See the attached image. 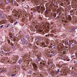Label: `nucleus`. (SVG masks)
I'll return each mask as SVG.
<instances>
[{
  "mask_svg": "<svg viewBox=\"0 0 77 77\" xmlns=\"http://www.w3.org/2000/svg\"><path fill=\"white\" fill-rule=\"evenodd\" d=\"M32 65L34 68V69L37 71V70H38V66H37V65L35 64V63H32Z\"/></svg>",
  "mask_w": 77,
  "mask_h": 77,
  "instance_id": "1",
  "label": "nucleus"
},
{
  "mask_svg": "<svg viewBox=\"0 0 77 77\" xmlns=\"http://www.w3.org/2000/svg\"><path fill=\"white\" fill-rule=\"evenodd\" d=\"M40 44H41V46H42V45H44L43 46H42V48H45V47H47V45H45V43H44V42H41Z\"/></svg>",
  "mask_w": 77,
  "mask_h": 77,
  "instance_id": "2",
  "label": "nucleus"
},
{
  "mask_svg": "<svg viewBox=\"0 0 77 77\" xmlns=\"http://www.w3.org/2000/svg\"><path fill=\"white\" fill-rule=\"evenodd\" d=\"M35 41L36 42H38V43H40L41 44V42H40L41 41H40V40L39 39V38H36L35 40Z\"/></svg>",
  "mask_w": 77,
  "mask_h": 77,
  "instance_id": "3",
  "label": "nucleus"
},
{
  "mask_svg": "<svg viewBox=\"0 0 77 77\" xmlns=\"http://www.w3.org/2000/svg\"><path fill=\"white\" fill-rule=\"evenodd\" d=\"M49 54L50 56H54L55 55V54L53 52H49Z\"/></svg>",
  "mask_w": 77,
  "mask_h": 77,
  "instance_id": "4",
  "label": "nucleus"
},
{
  "mask_svg": "<svg viewBox=\"0 0 77 77\" xmlns=\"http://www.w3.org/2000/svg\"><path fill=\"white\" fill-rule=\"evenodd\" d=\"M23 43H24L25 44H28V42L26 40V39L23 38Z\"/></svg>",
  "mask_w": 77,
  "mask_h": 77,
  "instance_id": "5",
  "label": "nucleus"
},
{
  "mask_svg": "<svg viewBox=\"0 0 77 77\" xmlns=\"http://www.w3.org/2000/svg\"><path fill=\"white\" fill-rule=\"evenodd\" d=\"M4 71L6 74H9V70H4Z\"/></svg>",
  "mask_w": 77,
  "mask_h": 77,
  "instance_id": "6",
  "label": "nucleus"
},
{
  "mask_svg": "<svg viewBox=\"0 0 77 77\" xmlns=\"http://www.w3.org/2000/svg\"><path fill=\"white\" fill-rule=\"evenodd\" d=\"M36 60L38 62H39L41 60V58H39L38 57L37 59Z\"/></svg>",
  "mask_w": 77,
  "mask_h": 77,
  "instance_id": "7",
  "label": "nucleus"
},
{
  "mask_svg": "<svg viewBox=\"0 0 77 77\" xmlns=\"http://www.w3.org/2000/svg\"><path fill=\"white\" fill-rule=\"evenodd\" d=\"M75 42H73L72 43H71V44H70L71 45H72V46H74V45H75Z\"/></svg>",
  "mask_w": 77,
  "mask_h": 77,
  "instance_id": "8",
  "label": "nucleus"
},
{
  "mask_svg": "<svg viewBox=\"0 0 77 77\" xmlns=\"http://www.w3.org/2000/svg\"><path fill=\"white\" fill-rule=\"evenodd\" d=\"M67 43L68 44H71V42L70 40H67Z\"/></svg>",
  "mask_w": 77,
  "mask_h": 77,
  "instance_id": "9",
  "label": "nucleus"
},
{
  "mask_svg": "<svg viewBox=\"0 0 77 77\" xmlns=\"http://www.w3.org/2000/svg\"><path fill=\"white\" fill-rule=\"evenodd\" d=\"M11 0H5L6 3L7 4L9 3V2H10V1Z\"/></svg>",
  "mask_w": 77,
  "mask_h": 77,
  "instance_id": "10",
  "label": "nucleus"
},
{
  "mask_svg": "<svg viewBox=\"0 0 77 77\" xmlns=\"http://www.w3.org/2000/svg\"><path fill=\"white\" fill-rule=\"evenodd\" d=\"M4 71V70L3 69H2L1 68H0V73H2V72H3Z\"/></svg>",
  "mask_w": 77,
  "mask_h": 77,
  "instance_id": "11",
  "label": "nucleus"
},
{
  "mask_svg": "<svg viewBox=\"0 0 77 77\" xmlns=\"http://www.w3.org/2000/svg\"><path fill=\"white\" fill-rule=\"evenodd\" d=\"M65 73V72H61V75H64Z\"/></svg>",
  "mask_w": 77,
  "mask_h": 77,
  "instance_id": "12",
  "label": "nucleus"
},
{
  "mask_svg": "<svg viewBox=\"0 0 77 77\" xmlns=\"http://www.w3.org/2000/svg\"><path fill=\"white\" fill-rule=\"evenodd\" d=\"M59 72H60V70L58 69L57 72V74H59Z\"/></svg>",
  "mask_w": 77,
  "mask_h": 77,
  "instance_id": "13",
  "label": "nucleus"
},
{
  "mask_svg": "<svg viewBox=\"0 0 77 77\" xmlns=\"http://www.w3.org/2000/svg\"><path fill=\"white\" fill-rule=\"evenodd\" d=\"M21 62H22V60H19L18 61V63H19L20 64H21Z\"/></svg>",
  "mask_w": 77,
  "mask_h": 77,
  "instance_id": "14",
  "label": "nucleus"
},
{
  "mask_svg": "<svg viewBox=\"0 0 77 77\" xmlns=\"http://www.w3.org/2000/svg\"><path fill=\"white\" fill-rule=\"evenodd\" d=\"M0 17H1V18H3V14L0 13Z\"/></svg>",
  "mask_w": 77,
  "mask_h": 77,
  "instance_id": "15",
  "label": "nucleus"
},
{
  "mask_svg": "<svg viewBox=\"0 0 77 77\" xmlns=\"http://www.w3.org/2000/svg\"><path fill=\"white\" fill-rule=\"evenodd\" d=\"M66 51L64 50L63 51V54H66Z\"/></svg>",
  "mask_w": 77,
  "mask_h": 77,
  "instance_id": "16",
  "label": "nucleus"
},
{
  "mask_svg": "<svg viewBox=\"0 0 77 77\" xmlns=\"http://www.w3.org/2000/svg\"><path fill=\"white\" fill-rule=\"evenodd\" d=\"M25 9H27L29 8V6H28V5H27L26 7H25Z\"/></svg>",
  "mask_w": 77,
  "mask_h": 77,
  "instance_id": "17",
  "label": "nucleus"
},
{
  "mask_svg": "<svg viewBox=\"0 0 77 77\" xmlns=\"http://www.w3.org/2000/svg\"><path fill=\"white\" fill-rule=\"evenodd\" d=\"M76 28H73L72 29V31H74V30H75Z\"/></svg>",
  "mask_w": 77,
  "mask_h": 77,
  "instance_id": "18",
  "label": "nucleus"
},
{
  "mask_svg": "<svg viewBox=\"0 0 77 77\" xmlns=\"http://www.w3.org/2000/svg\"><path fill=\"white\" fill-rule=\"evenodd\" d=\"M37 11H40V10H41L42 11V9H39V8H37Z\"/></svg>",
  "mask_w": 77,
  "mask_h": 77,
  "instance_id": "19",
  "label": "nucleus"
},
{
  "mask_svg": "<svg viewBox=\"0 0 77 77\" xmlns=\"http://www.w3.org/2000/svg\"><path fill=\"white\" fill-rule=\"evenodd\" d=\"M63 5H64V4H63V3H61L60 4V5L61 6H63Z\"/></svg>",
  "mask_w": 77,
  "mask_h": 77,
  "instance_id": "20",
  "label": "nucleus"
},
{
  "mask_svg": "<svg viewBox=\"0 0 77 77\" xmlns=\"http://www.w3.org/2000/svg\"><path fill=\"white\" fill-rule=\"evenodd\" d=\"M72 74L73 76H74V75H75V74L74 73V72H72Z\"/></svg>",
  "mask_w": 77,
  "mask_h": 77,
  "instance_id": "21",
  "label": "nucleus"
},
{
  "mask_svg": "<svg viewBox=\"0 0 77 77\" xmlns=\"http://www.w3.org/2000/svg\"><path fill=\"white\" fill-rule=\"evenodd\" d=\"M52 48V49H54V48H55V47H54V45L52 46L51 47Z\"/></svg>",
  "mask_w": 77,
  "mask_h": 77,
  "instance_id": "22",
  "label": "nucleus"
},
{
  "mask_svg": "<svg viewBox=\"0 0 77 77\" xmlns=\"http://www.w3.org/2000/svg\"><path fill=\"white\" fill-rule=\"evenodd\" d=\"M15 75H16V74H12L11 75V76L12 77H13V76H15Z\"/></svg>",
  "mask_w": 77,
  "mask_h": 77,
  "instance_id": "23",
  "label": "nucleus"
},
{
  "mask_svg": "<svg viewBox=\"0 0 77 77\" xmlns=\"http://www.w3.org/2000/svg\"><path fill=\"white\" fill-rule=\"evenodd\" d=\"M75 57V55H74L71 56V57L72 58L73 57Z\"/></svg>",
  "mask_w": 77,
  "mask_h": 77,
  "instance_id": "24",
  "label": "nucleus"
},
{
  "mask_svg": "<svg viewBox=\"0 0 77 77\" xmlns=\"http://www.w3.org/2000/svg\"><path fill=\"white\" fill-rule=\"evenodd\" d=\"M41 6H38V9H41Z\"/></svg>",
  "mask_w": 77,
  "mask_h": 77,
  "instance_id": "25",
  "label": "nucleus"
},
{
  "mask_svg": "<svg viewBox=\"0 0 77 77\" xmlns=\"http://www.w3.org/2000/svg\"><path fill=\"white\" fill-rule=\"evenodd\" d=\"M3 27V25H2L1 26H0V29H2V28Z\"/></svg>",
  "mask_w": 77,
  "mask_h": 77,
  "instance_id": "26",
  "label": "nucleus"
},
{
  "mask_svg": "<svg viewBox=\"0 0 77 77\" xmlns=\"http://www.w3.org/2000/svg\"><path fill=\"white\" fill-rule=\"evenodd\" d=\"M10 3H13V0H10Z\"/></svg>",
  "mask_w": 77,
  "mask_h": 77,
  "instance_id": "27",
  "label": "nucleus"
},
{
  "mask_svg": "<svg viewBox=\"0 0 77 77\" xmlns=\"http://www.w3.org/2000/svg\"><path fill=\"white\" fill-rule=\"evenodd\" d=\"M10 25V24H8V25H7V26L6 27L7 28H8V27H9V26Z\"/></svg>",
  "mask_w": 77,
  "mask_h": 77,
  "instance_id": "28",
  "label": "nucleus"
},
{
  "mask_svg": "<svg viewBox=\"0 0 77 77\" xmlns=\"http://www.w3.org/2000/svg\"><path fill=\"white\" fill-rule=\"evenodd\" d=\"M17 23H18V22L16 21V22H15L14 23V25H16V24H17Z\"/></svg>",
  "mask_w": 77,
  "mask_h": 77,
  "instance_id": "29",
  "label": "nucleus"
},
{
  "mask_svg": "<svg viewBox=\"0 0 77 77\" xmlns=\"http://www.w3.org/2000/svg\"><path fill=\"white\" fill-rule=\"evenodd\" d=\"M74 63L75 64H77V62H76V61H74Z\"/></svg>",
  "mask_w": 77,
  "mask_h": 77,
  "instance_id": "30",
  "label": "nucleus"
},
{
  "mask_svg": "<svg viewBox=\"0 0 77 77\" xmlns=\"http://www.w3.org/2000/svg\"><path fill=\"white\" fill-rule=\"evenodd\" d=\"M67 75V73H66L65 72V73H64V75Z\"/></svg>",
  "mask_w": 77,
  "mask_h": 77,
  "instance_id": "31",
  "label": "nucleus"
},
{
  "mask_svg": "<svg viewBox=\"0 0 77 77\" xmlns=\"http://www.w3.org/2000/svg\"><path fill=\"white\" fill-rule=\"evenodd\" d=\"M46 44H47V45H48V41L47 42H46Z\"/></svg>",
  "mask_w": 77,
  "mask_h": 77,
  "instance_id": "32",
  "label": "nucleus"
},
{
  "mask_svg": "<svg viewBox=\"0 0 77 77\" xmlns=\"http://www.w3.org/2000/svg\"><path fill=\"white\" fill-rule=\"evenodd\" d=\"M30 72V74H32V73H33V72H32V71H31Z\"/></svg>",
  "mask_w": 77,
  "mask_h": 77,
  "instance_id": "33",
  "label": "nucleus"
},
{
  "mask_svg": "<svg viewBox=\"0 0 77 77\" xmlns=\"http://www.w3.org/2000/svg\"><path fill=\"white\" fill-rule=\"evenodd\" d=\"M57 11H58V12H60V10H59V9H57Z\"/></svg>",
  "mask_w": 77,
  "mask_h": 77,
  "instance_id": "34",
  "label": "nucleus"
},
{
  "mask_svg": "<svg viewBox=\"0 0 77 77\" xmlns=\"http://www.w3.org/2000/svg\"><path fill=\"white\" fill-rule=\"evenodd\" d=\"M42 32V30H40V32Z\"/></svg>",
  "mask_w": 77,
  "mask_h": 77,
  "instance_id": "35",
  "label": "nucleus"
},
{
  "mask_svg": "<svg viewBox=\"0 0 77 77\" xmlns=\"http://www.w3.org/2000/svg\"><path fill=\"white\" fill-rule=\"evenodd\" d=\"M42 64L43 65H45V63H42Z\"/></svg>",
  "mask_w": 77,
  "mask_h": 77,
  "instance_id": "36",
  "label": "nucleus"
},
{
  "mask_svg": "<svg viewBox=\"0 0 77 77\" xmlns=\"http://www.w3.org/2000/svg\"><path fill=\"white\" fill-rule=\"evenodd\" d=\"M38 11V12L39 13H40L41 12V10H40L39 11Z\"/></svg>",
  "mask_w": 77,
  "mask_h": 77,
  "instance_id": "37",
  "label": "nucleus"
},
{
  "mask_svg": "<svg viewBox=\"0 0 77 77\" xmlns=\"http://www.w3.org/2000/svg\"><path fill=\"white\" fill-rule=\"evenodd\" d=\"M70 60L69 59L67 60V61H69Z\"/></svg>",
  "mask_w": 77,
  "mask_h": 77,
  "instance_id": "38",
  "label": "nucleus"
},
{
  "mask_svg": "<svg viewBox=\"0 0 77 77\" xmlns=\"http://www.w3.org/2000/svg\"><path fill=\"white\" fill-rule=\"evenodd\" d=\"M42 62H40V64H42Z\"/></svg>",
  "mask_w": 77,
  "mask_h": 77,
  "instance_id": "39",
  "label": "nucleus"
},
{
  "mask_svg": "<svg viewBox=\"0 0 77 77\" xmlns=\"http://www.w3.org/2000/svg\"><path fill=\"white\" fill-rule=\"evenodd\" d=\"M14 63H16V62H15L14 61Z\"/></svg>",
  "mask_w": 77,
  "mask_h": 77,
  "instance_id": "40",
  "label": "nucleus"
},
{
  "mask_svg": "<svg viewBox=\"0 0 77 77\" xmlns=\"http://www.w3.org/2000/svg\"><path fill=\"white\" fill-rule=\"evenodd\" d=\"M31 14H33V12H31Z\"/></svg>",
  "mask_w": 77,
  "mask_h": 77,
  "instance_id": "41",
  "label": "nucleus"
},
{
  "mask_svg": "<svg viewBox=\"0 0 77 77\" xmlns=\"http://www.w3.org/2000/svg\"><path fill=\"white\" fill-rule=\"evenodd\" d=\"M55 16H54V17H56V14H55Z\"/></svg>",
  "mask_w": 77,
  "mask_h": 77,
  "instance_id": "42",
  "label": "nucleus"
},
{
  "mask_svg": "<svg viewBox=\"0 0 77 77\" xmlns=\"http://www.w3.org/2000/svg\"><path fill=\"white\" fill-rule=\"evenodd\" d=\"M69 20H71V18H70L69 19Z\"/></svg>",
  "mask_w": 77,
  "mask_h": 77,
  "instance_id": "43",
  "label": "nucleus"
},
{
  "mask_svg": "<svg viewBox=\"0 0 77 77\" xmlns=\"http://www.w3.org/2000/svg\"><path fill=\"white\" fill-rule=\"evenodd\" d=\"M1 4H2V3H1V2H0V5H1Z\"/></svg>",
  "mask_w": 77,
  "mask_h": 77,
  "instance_id": "44",
  "label": "nucleus"
},
{
  "mask_svg": "<svg viewBox=\"0 0 77 77\" xmlns=\"http://www.w3.org/2000/svg\"><path fill=\"white\" fill-rule=\"evenodd\" d=\"M37 45H39V44L37 43Z\"/></svg>",
  "mask_w": 77,
  "mask_h": 77,
  "instance_id": "45",
  "label": "nucleus"
},
{
  "mask_svg": "<svg viewBox=\"0 0 77 77\" xmlns=\"http://www.w3.org/2000/svg\"><path fill=\"white\" fill-rule=\"evenodd\" d=\"M46 37H47V35H46Z\"/></svg>",
  "mask_w": 77,
  "mask_h": 77,
  "instance_id": "46",
  "label": "nucleus"
},
{
  "mask_svg": "<svg viewBox=\"0 0 77 77\" xmlns=\"http://www.w3.org/2000/svg\"><path fill=\"white\" fill-rule=\"evenodd\" d=\"M21 41H22V42H23V39H22V40H21Z\"/></svg>",
  "mask_w": 77,
  "mask_h": 77,
  "instance_id": "47",
  "label": "nucleus"
},
{
  "mask_svg": "<svg viewBox=\"0 0 77 77\" xmlns=\"http://www.w3.org/2000/svg\"><path fill=\"white\" fill-rule=\"evenodd\" d=\"M64 44H65V43H63V45Z\"/></svg>",
  "mask_w": 77,
  "mask_h": 77,
  "instance_id": "48",
  "label": "nucleus"
},
{
  "mask_svg": "<svg viewBox=\"0 0 77 77\" xmlns=\"http://www.w3.org/2000/svg\"><path fill=\"white\" fill-rule=\"evenodd\" d=\"M44 10H45V8H44Z\"/></svg>",
  "mask_w": 77,
  "mask_h": 77,
  "instance_id": "49",
  "label": "nucleus"
},
{
  "mask_svg": "<svg viewBox=\"0 0 77 77\" xmlns=\"http://www.w3.org/2000/svg\"><path fill=\"white\" fill-rule=\"evenodd\" d=\"M48 65H49V63H48Z\"/></svg>",
  "mask_w": 77,
  "mask_h": 77,
  "instance_id": "50",
  "label": "nucleus"
},
{
  "mask_svg": "<svg viewBox=\"0 0 77 77\" xmlns=\"http://www.w3.org/2000/svg\"><path fill=\"white\" fill-rule=\"evenodd\" d=\"M35 12V11H33V13Z\"/></svg>",
  "mask_w": 77,
  "mask_h": 77,
  "instance_id": "51",
  "label": "nucleus"
},
{
  "mask_svg": "<svg viewBox=\"0 0 77 77\" xmlns=\"http://www.w3.org/2000/svg\"><path fill=\"white\" fill-rule=\"evenodd\" d=\"M29 1H30V0H28Z\"/></svg>",
  "mask_w": 77,
  "mask_h": 77,
  "instance_id": "52",
  "label": "nucleus"
},
{
  "mask_svg": "<svg viewBox=\"0 0 77 77\" xmlns=\"http://www.w3.org/2000/svg\"><path fill=\"white\" fill-rule=\"evenodd\" d=\"M47 12V11H46L45 12Z\"/></svg>",
  "mask_w": 77,
  "mask_h": 77,
  "instance_id": "53",
  "label": "nucleus"
},
{
  "mask_svg": "<svg viewBox=\"0 0 77 77\" xmlns=\"http://www.w3.org/2000/svg\"><path fill=\"white\" fill-rule=\"evenodd\" d=\"M41 8H42V7H41Z\"/></svg>",
  "mask_w": 77,
  "mask_h": 77,
  "instance_id": "54",
  "label": "nucleus"
},
{
  "mask_svg": "<svg viewBox=\"0 0 77 77\" xmlns=\"http://www.w3.org/2000/svg\"><path fill=\"white\" fill-rule=\"evenodd\" d=\"M48 36H49V35H48Z\"/></svg>",
  "mask_w": 77,
  "mask_h": 77,
  "instance_id": "55",
  "label": "nucleus"
}]
</instances>
